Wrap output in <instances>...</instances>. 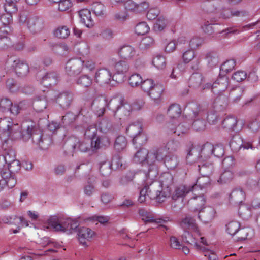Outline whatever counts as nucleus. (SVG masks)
<instances>
[{"label": "nucleus", "mask_w": 260, "mask_h": 260, "mask_svg": "<svg viewBox=\"0 0 260 260\" xmlns=\"http://www.w3.org/2000/svg\"><path fill=\"white\" fill-rule=\"evenodd\" d=\"M99 102L107 106L108 108L113 112V116L116 119L126 121L131 116L132 111V107L121 96H116L109 101L101 97L99 99Z\"/></svg>", "instance_id": "1"}, {"label": "nucleus", "mask_w": 260, "mask_h": 260, "mask_svg": "<svg viewBox=\"0 0 260 260\" xmlns=\"http://www.w3.org/2000/svg\"><path fill=\"white\" fill-rule=\"evenodd\" d=\"M0 128L13 139L22 138L27 140L31 136L34 126L32 124L24 122L20 127L18 124L14 123L10 118H4L0 120Z\"/></svg>", "instance_id": "2"}, {"label": "nucleus", "mask_w": 260, "mask_h": 260, "mask_svg": "<svg viewBox=\"0 0 260 260\" xmlns=\"http://www.w3.org/2000/svg\"><path fill=\"white\" fill-rule=\"evenodd\" d=\"M203 78L202 75L196 73L193 74L190 78V84L194 88H199L201 90L206 88L213 89L219 86V91L224 90L228 86V78L226 76H222L217 79L216 81L211 85L210 83L205 85L203 84Z\"/></svg>", "instance_id": "3"}, {"label": "nucleus", "mask_w": 260, "mask_h": 260, "mask_svg": "<svg viewBox=\"0 0 260 260\" xmlns=\"http://www.w3.org/2000/svg\"><path fill=\"white\" fill-rule=\"evenodd\" d=\"M141 88L151 98L155 104L158 105L160 103L164 91V88L161 85L155 84L152 79H146L142 81Z\"/></svg>", "instance_id": "4"}, {"label": "nucleus", "mask_w": 260, "mask_h": 260, "mask_svg": "<svg viewBox=\"0 0 260 260\" xmlns=\"http://www.w3.org/2000/svg\"><path fill=\"white\" fill-rule=\"evenodd\" d=\"M84 67L92 71L94 69L95 64L91 60H85L81 58L74 59L67 62L66 71L70 76H74L79 74Z\"/></svg>", "instance_id": "5"}, {"label": "nucleus", "mask_w": 260, "mask_h": 260, "mask_svg": "<svg viewBox=\"0 0 260 260\" xmlns=\"http://www.w3.org/2000/svg\"><path fill=\"white\" fill-rule=\"evenodd\" d=\"M142 124L137 121L130 123L126 128V134L133 138L134 144L140 145L144 144L147 140L146 135L142 132Z\"/></svg>", "instance_id": "6"}, {"label": "nucleus", "mask_w": 260, "mask_h": 260, "mask_svg": "<svg viewBox=\"0 0 260 260\" xmlns=\"http://www.w3.org/2000/svg\"><path fill=\"white\" fill-rule=\"evenodd\" d=\"M129 70L128 64L124 61L116 62L113 66L112 79L115 83H120L124 81L125 74Z\"/></svg>", "instance_id": "7"}, {"label": "nucleus", "mask_w": 260, "mask_h": 260, "mask_svg": "<svg viewBox=\"0 0 260 260\" xmlns=\"http://www.w3.org/2000/svg\"><path fill=\"white\" fill-rule=\"evenodd\" d=\"M157 157L154 153L149 154L148 151L144 148L138 151L134 155L133 160L136 163L143 165H152L156 160Z\"/></svg>", "instance_id": "8"}, {"label": "nucleus", "mask_w": 260, "mask_h": 260, "mask_svg": "<svg viewBox=\"0 0 260 260\" xmlns=\"http://www.w3.org/2000/svg\"><path fill=\"white\" fill-rule=\"evenodd\" d=\"M161 194V191L156 190L154 189L153 186H152L151 188H150L149 186H145L140 191L138 201L140 203L144 202L147 196L151 199H157L159 202L162 201L163 200L161 199L160 197Z\"/></svg>", "instance_id": "9"}, {"label": "nucleus", "mask_w": 260, "mask_h": 260, "mask_svg": "<svg viewBox=\"0 0 260 260\" xmlns=\"http://www.w3.org/2000/svg\"><path fill=\"white\" fill-rule=\"evenodd\" d=\"M161 194V191L156 190L154 189L153 186H152L151 188H150L149 186H145L140 191L138 201L140 203L144 202L147 196L151 199H157L159 202L162 201L163 200L161 199L160 197Z\"/></svg>", "instance_id": "10"}, {"label": "nucleus", "mask_w": 260, "mask_h": 260, "mask_svg": "<svg viewBox=\"0 0 260 260\" xmlns=\"http://www.w3.org/2000/svg\"><path fill=\"white\" fill-rule=\"evenodd\" d=\"M94 79L96 82L101 84L109 83L114 86L116 84L113 81L111 73L106 69L98 70L95 73Z\"/></svg>", "instance_id": "11"}, {"label": "nucleus", "mask_w": 260, "mask_h": 260, "mask_svg": "<svg viewBox=\"0 0 260 260\" xmlns=\"http://www.w3.org/2000/svg\"><path fill=\"white\" fill-rule=\"evenodd\" d=\"M198 185L197 184H196L194 186L179 185L175 188L172 196V198L174 200H177L179 198H183L191 191L193 192L196 195V192L198 191Z\"/></svg>", "instance_id": "12"}, {"label": "nucleus", "mask_w": 260, "mask_h": 260, "mask_svg": "<svg viewBox=\"0 0 260 260\" xmlns=\"http://www.w3.org/2000/svg\"><path fill=\"white\" fill-rule=\"evenodd\" d=\"M94 235V232L89 228L82 227L79 229L78 238L80 243L84 246H86V242L92 239Z\"/></svg>", "instance_id": "13"}, {"label": "nucleus", "mask_w": 260, "mask_h": 260, "mask_svg": "<svg viewBox=\"0 0 260 260\" xmlns=\"http://www.w3.org/2000/svg\"><path fill=\"white\" fill-rule=\"evenodd\" d=\"M2 179L0 180V192L6 188H13L16 184V179L13 177H10V174L2 172Z\"/></svg>", "instance_id": "14"}, {"label": "nucleus", "mask_w": 260, "mask_h": 260, "mask_svg": "<svg viewBox=\"0 0 260 260\" xmlns=\"http://www.w3.org/2000/svg\"><path fill=\"white\" fill-rule=\"evenodd\" d=\"M216 211L211 206L203 208L199 213V217L204 222L211 221L215 216Z\"/></svg>", "instance_id": "15"}, {"label": "nucleus", "mask_w": 260, "mask_h": 260, "mask_svg": "<svg viewBox=\"0 0 260 260\" xmlns=\"http://www.w3.org/2000/svg\"><path fill=\"white\" fill-rule=\"evenodd\" d=\"M139 213L140 218L145 222L161 224L166 221L165 220L160 218H156L152 213L148 212L143 209H140Z\"/></svg>", "instance_id": "16"}, {"label": "nucleus", "mask_w": 260, "mask_h": 260, "mask_svg": "<svg viewBox=\"0 0 260 260\" xmlns=\"http://www.w3.org/2000/svg\"><path fill=\"white\" fill-rule=\"evenodd\" d=\"M185 238L186 243L190 244H194L196 248L198 250L204 251L205 250L204 246L201 245V244H203V245H207L206 240L204 239V237H201L200 238V244H199L197 242L196 238L193 237L192 235L188 231H187L185 234Z\"/></svg>", "instance_id": "17"}, {"label": "nucleus", "mask_w": 260, "mask_h": 260, "mask_svg": "<svg viewBox=\"0 0 260 260\" xmlns=\"http://www.w3.org/2000/svg\"><path fill=\"white\" fill-rule=\"evenodd\" d=\"M220 7L219 3L216 0L205 1L201 4L203 11L207 13H217Z\"/></svg>", "instance_id": "18"}, {"label": "nucleus", "mask_w": 260, "mask_h": 260, "mask_svg": "<svg viewBox=\"0 0 260 260\" xmlns=\"http://www.w3.org/2000/svg\"><path fill=\"white\" fill-rule=\"evenodd\" d=\"M180 225L185 229L189 230L190 231L194 232L198 235H200V232L198 226L194 222V220L189 216H186L183 218L181 222Z\"/></svg>", "instance_id": "19"}, {"label": "nucleus", "mask_w": 260, "mask_h": 260, "mask_svg": "<svg viewBox=\"0 0 260 260\" xmlns=\"http://www.w3.org/2000/svg\"><path fill=\"white\" fill-rule=\"evenodd\" d=\"M43 21L39 17L34 16L29 17L27 21L29 29L33 33H37L42 29Z\"/></svg>", "instance_id": "20"}, {"label": "nucleus", "mask_w": 260, "mask_h": 260, "mask_svg": "<svg viewBox=\"0 0 260 260\" xmlns=\"http://www.w3.org/2000/svg\"><path fill=\"white\" fill-rule=\"evenodd\" d=\"M111 140L107 135L94 138L91 141V146L95 149H100L103 147H107L110 145Z\"/></svg>", "instance_id": "21"}, {"label": "nucleus", "mask_w": 260, "mask_h": 260, "mask_svg": "<svg viewBox=\"0 0 260 260\" xmlns=\"http://www.w3.org/2000/svg\"><path fill=\"white\" fill-rule=\"evenodd\" d=\"M63 221V218L56 215H53L49 217L47 220L48 226L53 229L55 231L61 232L64 229V227L61 225Z\"/></svg>", "instance_id": "22"}, {"label": "nucleus", "mask_w": 260, "mask_h": 260, "mask_svg": "<svg viewBox=\"0 0 260 260\" xmlns=\"http://www.w3.org/2000/svg\"><path fill=\"white\" fill-rule=\"evenodd\" d=\"M13 61L12 66L15 69L17 74L20 76H24L28 74L29 67L27 63L19 59L14 60Z\"/></svg>", "instance_id": "23"}, {"label": "nucleus", "mask_w": 260, "mask_h": 260, "mask_svg": "<svg viewBox=\"0 0 260 260\" xmlns=\"http://www.w3.org/2000/svg\"><path fill=\"white\" fill-rule=\"evenodd\" d=\"M20 168L21 165L20 161L18 160L7 165H5V166L2 167L0 169H1V172H5L6 173H10V177H14L15 174L18 172Z\"/></svg>", "instance_id": "24"}, {"label": "nucleus", "mask_w": 260, "mask_h": 260, "mask_svg": "<svg viewBox=\"0 0 260 260\" xmlns=\"http://www.w3.org/2000/svg\"><path fill=\"white\" fill-rule=\"evenodd\" d=\"M80 21L86 27L90 28L94 25V22L91 16L90 11L88 9H82L79 11Z\"/></svg>", "instance_id": "25"}, {"label": "nucleus", "mask_w": 260, "mask_h": 260, "mask_svg": "<svg viewBox=\"0 0 260 260\" xmlns=\"http://www.w3.org/2000/svg\"><path fill=\"white\" fill-rule=\"evenodd\" d=\"M57 76L54 72L46 73L42 78V84L46 87L56 84L57 82Z\"/></svg>", "instance_id": "26"}, {"label": "nucleus", "mask_w": 260, "mask_h": 260, "mask_svg": "<svg viewBox=\"0 0 260 260\" xmlns=\"http://www.w3.org/2000/svg\"><path fill=\"white\" fill-rule=\"evenodd\" d=\"M64 227V229L61 230V232L67 233V234H71L74 232L78 227L77 223L70 218H63L62 224Z\"/></svg>", "instance_id": "27"}, {"label": "nucleus", "mask_w": 260, "mask_h": 260, "mask_svg": "<svg viewBox=\"0 0 260 260\" xmlns=\"http://www.w3.org/2000/svg\"><path fill=\"white\" fill-rule=\"evenodd\" d=\"M70 143H73L72 148L74 150H79L81 152H86L89 149L88 143L84 141H80L77 138H73L69 140Z\"/></svg>", "instance_id": "28"}, {"label": "nucleus", "mask_w": 260, "mask_h": 260, "mask_svg": "<svg viewBox=\"0 0 260 260\" xmlns=\"http://www.w3.org/2000/svg\"><path fill=\"white\" fill-rule=\"evenodd\" d=\"M181 113L180 107L177 104H173L170 106L167 111L169 117L172 120H175V124H177V119L180 117Z\"/></svg>", "instance_id": "29"}, {"label": "nucleus", "mask_w": 260, "mask_h": 260, "mask_svg": "<svg viewBox=\"0 0 260 260\" xmlns=\"http://www.w3.org/2000/svg\"><path fill=\"white\" fill-rule=\"evenodd\" d=\"M15 153L13 150L9 151L5 155L0 156V168L14 161H17Z\"/></svg>", "instance_id": "30"}, {"label": "nucleus", "mask_w": 260, "mask_h": 260, "mask_svg": "<svg viewBox=\"0 0 260 260\" xmlns=\"http://www.w3.org/2000/svg\"><path fill=\"white\" fill-rule=\"evenodd\" d=\"M234 178V173L232 171L230 170H225L217 179V182L220 184H226L231 182Z\"/></svg>", "instance_id": "31"}, {"label": "nucleus", "mask_w": 260, "mask_h": 260, "mask_svg": "<svg viewBox=\"0 0 260 260\" xmlns=\"http://www.w3.org/2000/svg\"><path fill=\"white\" fill-rule=\"evenodd\" d=\"M190 203L194 206V209L200 211L204 205L206 200L202 195L196 196L190 200Z\"/></svg>", "instance_id": "32"}, {"label": "nucleus", "mask_w": 260, "mask_h": 260, "mask_svg": "<svg viewBox=\"0 0 260 260\" xmlns=\"http://www.w3.org/2000/svg\"><path fill=\"white\" fill-rule=\"evenodd\" d=\"M109 220V217L107 216L93 215L85 219L86 222H89L98 224L100 223L101 224H105Z\"/></svg>", "instance_id": "33"}, {"label": "nucleus", "mask_w": 260, "mask_h": 260, "mask_svg": "<svg viewBox=\"0 0 260 260\" xmlns=\"http://www.w3.org/2000/svg\"><path fill=\"white\" fill-rule=\"evenodd\" d=\"M242 140L238 135L233 137L230 143V147L235 152L240 150L242 148Z\"/></svg>", "instance_id": "34"}, {"label": "nucleus", "mask_w": 260, "mask_h": 260, "mask_svg": "<svg viewBox=\"0 0 260 260\" xmlns=\"http://www.w3.org/2000/svg\"><path fill=\"white\" fill-rule=\"evenodd\" d=\"M70 34V30L66 26H62L55 30L54 35L55 37L61 39H66Z\"/></svg>", "instance_id": "35"}, {"label": "nucleus", "mask_w": 260, "mask_h": 260, "mask_svg": "<svg viewBox=\"0 0 260 260\" xmlns=\"http://www.w3.org/2000/svg\"><path fill=\"white\" fill-rule=\"evenodd\" d=\"M240 229V224L236 221H232L226 225L227 233L231 236L235 235Z\"/></svg>", "instance_id": "36"}, {"label": "nucleus", "mask_w": 260, "mask_h": 260, "mask_svg": "<svg viewBox=\"0 0 260 260\" xmlns=\"http://www.w3.org/2000/svg\"><path fill=\"white\" fill-rule=\"evenodd\" d=\"M149 27L146 22H142L136 25L135 31L138 35H144L149 31Z\"/></svg>", "instance_id": "37"}, {"label": "nucleus", "mask_w": 260, "mask_h": 260, "mask_svg": "<svg viewBox=\"0 0 260 260\" xmlns=\"http://www.w3.org/2000/svg\"><path fill=\"white\" fill-rule=\"evenodd\" d=\"M235 61L233 59L227 60L222 63L220 70L223 73H228L233 70L235 66Z\"/></svg>", "instance_id": "38"}, {"label": "nucleus", "mask_w": 260, "mask_h": 260, "mask_svg": "<svg viewBox=\"0 0 260 260\" xmlns=\"http://www.w3.org/2000/svg\"><path fill=\"white\" fill-rule=\"evenodd\" d=\"M244 193L242 190L236 189L232 192L230 194V198L235 203H239L242 201V200L244 198Z\"/></svg>", "instance_id": "39"}, {"label": "nucleus", "mask_w": 260, "mask_h": 260, "mask_svg": "<svg viewBox=\"0 0 260 260\" xmlns=\"http://www.w3.org/2000/svg\"><path fill=\"white\" fill-rule=\"evenodd\" d=\"M126 145L127 141L125 137L123 136H119L116 139L115 148L118 151H121L126 147Z\"/></svg>", "instance_id": "40"}, {"label": "nucleus", "mask_w": 260, "mask_h": 260, "mask_svg": "<svg viewBox=\"0 0 260 260\" xmlns=\"http://www.w3.org/2000/svg\"><path fill=\"white\" fill-rule=\"evenodd\" d=\"M237 123L236 118L234 117H228L222 121V125L225 128L233 129L234 128Z\"/></svg>", "instance_id": "41"}, {"label": "nucleus", "mask_w": 260, "mask_h": 260, "mask_svg": "<svg viewBox=\"0 0 260 260\" xmlns=\"http://www.w3.org/2000/svg\"><path fill=\"white\" fill-rule=\"evenodd\" d=\"M164 163L169 169H173L177 165V159L175 156H168L165 158Z\"/></svg>", "instance_id": "42"}, {"label": "nucleus", "mask_w": 260, "mask_h": 260, "mask_svg": "<svg viewBox=\"0 0 260 260\" xmlns=\"http://www.w3.org/2000/svg\"><path fill=\"white\" fill-rule=\"evenodd\" d=\"M153 64L157 69L162 70L166 67L165 59L161 55H156L153 60Z\"/></svg>", "instance_id": "43"}, {"label": "nucleus", "mask_w": 260, "mask_h": 260, "mask_svg": "<svg viewBox=\"0 0 260 260\" xmlns=\"http://www.w3.org/2000/svg\"><path fill=\"white\" fill-rule=\"evenodd\" d=\"M167 24V20L162 16L159 17L154 25L155 30L161 31L164 29Z\"/></svg>", "instance_id": "44"}, {"label": "nucleus", "mask_w": 260, "mask_h": 260, "mask_svg": "<svg viewBox=\"0 0 260 260\" xmlns=\"http://www.w3.org/2000/svg\"><path fill=\"white\" fill-rule=\"evenodd\" d=\"M168 128L173 133L177 134V135L179 136L182 134H183L186 132V128L184 127L182 124H180L177 125L176 128L173 127V124L169 122L168 124Z\"/></svg>", "instance_id": "45"}, {"label": "nucleus", "mask_w": 260, "mask_h": 260, "mask_svg": "<svg viewBox=\"0 0 260 260\" xmlns=\"http://www.w3.org/2000/svg\"><path fill=\"white\" fill-rule=\"evenodd\" d=\"M140 45L146 49L155 47L154 40L150 36H147L143 38L140 43Z\"/></svg>", "instance_id": "46"}, {"label": "nucleus", "mask_w": 260, "mask_h": 260, "mask_svg": "<svg viewBox=\"0 0 260 260\" xmlns=\"http://www.w3.org/2000/svg\"><path fill=\"white\" fill-rule=\"evenodd\" d=\"M142 79L141 76L138 74H135L132 75L129 78V83L131 86L137 87L142 83Z\"/></svg>", "instance_id": "47"}, {"label": "nucleus", "mask_w": 260, "mask_h": 260, "mask_svg": "<svg viewBox=\"0 0 260 260\" xmlns=\"http://www.w3.org/2000/svg\"><path fill=\"white\" fill-rule=\"evenodd\" d=\"M77 84L83 87H89L92 84V79L87 75H83L78 78Z\"/></svg>", "instance_id": "48"}, {"label": "nucleus", "mask_w": 260, "mask_h": 260, "mask_svg": "<svg viewBox=\"0 0 260 260\" xmlns=\"http://www.w3.org/2000/svg\"><path fill=\"white\" fill-rule=\"evenodd\" d=\"M239 238L241 240L251 238L254 235V231L251 228L242 229L240 232Z\"/></svg>", "instance_id": "49"}, {"label": "nucleus", "mask_w": 260, "mask_h": 260, "mask_svg": "<svg viewBox=\"0 0 260 260\" xmlns=\"http://www.w3.org/2000/svg\"><path fill=\"white\" fill-rule=\"evenodd\" d=\"M211 23H209V21H207L205 24L202 26V28L205 33L208 35H212L214 32V28L212 26V24H214V22L216 21L215 19L212 18L211 19Z\"/></svg>", "instance_id": "50"}, {"label": "nucleus", "mask_w": 260, "mask_h": 260, "mask_svg": "<svg viewBox=\"0 0 260 260\" xmlns=\"http://www.w3.org/2000/svg\"><path fill=\"white\" fill-rule=\"evenodd\" d=\"M92 11L96 16L103 15L105 11V6L100 2H95L93 5Z\"/></svg>", "instance_id": "51"}, {"label": "nucleus", "mask_w": 260, "mask_h": 260, "mask_svg": "<svg viewBox=\"0 0 260 260\" xmlns=\"http://www.w3.org/2000/svg\"><path fill=\"white\" fill-rule=\"evenodd\" d=\"M204 40L202 38L200 37L193 38L189 42L190 49H196L201 47L204 43Z\"/></svg>", "instance_id": "52"}, {"label": "nucleus", "mask_w": 260, "mask_h": 260, "mask_svg": "<svg viewBox=\"0 0 260 260\" xmlns=\"http://www.w3.org/2000/svg\"><path fill=\"white\" fill-rule=\"evenodd\" d=\"M0 21L4 26L8 25L12 21V14L8 12L0 15Z\"/></svg>", "instance_id": "53"}, {"label": "nucleus", "mask_w": 260, "mask_h": 260, "mask_svg": "<svg viewBox=\"0 0 260 260\" xmlns=\"http://www.w3.org/2000/svg\"><path fill=\"white\" fill-rule=\"evenodd\" d=\"M12 106V102L7 98L2 99L0 101V109L2 111H8Z\"/></svg>", "instance_id": "54"}, {"label": "nucleus", "mask_w": 260, "mask_h": 260, "mask_svg": "<svg viewBox=\"0 0 260 260\" xmlns=\"http://www.w3.org/2000/svg\"><path fill=\"white\" fill-rule=\"evenodd\" d=\"M149 8V4L146 2H143L139 4H136L135 13H141L145 12Z\"/></svg>", "instance_id": "55"}, {"label": "nucleus", "mask_w": 260, "mask_h": 260, "mask_svg": "<svg viewBox=\"0 0 260 260\" xmlns=\"http://www.w3.org/2000/svg\"><path fill=\"white\" fill-rule=\"evenodd\" d=\"M58 3V10L60 11H65L68 10L72 5L70 0H61Z\"/></svg>", "instance_id": "56"}, {"label": "nucleus", "mask_w": 260, "mask_h": 260, "mask_svg": "<svg viewBox=\"0 0 260 260\" xmlns=\"http://www.w3.org/2000/svg\"><path fill=\"white\" fill-rule=\"evenodd\" d=\"M249 15V12L244 9H233V17L245 18Z\"/></svg>", "instance_id": "57"}, {"label": "nucleus", "mask_w": 260, "mask_h": 260, "mask_svg": "<svg viewBox=\"0 0 260 260\" xmlns=\"http://www.w3.org/2000/svg\"><path fill=\"white\" fill-rule=\"evenodd\" d=\"M111 127V123L106 120L102 121L99 124V130L103 133H107L109 132Z\"/></svg>", "instance_id": "58"}, {"label": "nucleus", "mask_w": 260, "mask_h": 260, "mask_svg": "<svg viewBox=\"0 0 260 260\" xmlns=\"http://www.w3.org/2000/svg\"><path fill=\"white\" fill-rule=\"evenodd\" d=\"M246 77V73L242 71H238L235 72L233 75V79L237 82H241L245 79Z\"/></svg>", "instance_id": "59"}, {"label": "nucleus", "mask_w": 260, "mask_h": 260, "mask_svg": "<svg viewBox=\"0 0 260 260\" xmlns=\"http://www.w3.org/2000/svg\"><path fill=\"white\" fill-rule=\"evenodd\" d=\"M97 129L96 128L93 126H89L85 131V135L90 138L91 139V141L94 138H97L98 136H96Z\"/></svg>", "instance_id": "60"}, {"label": "nucleus", "mask_w": 260, "mask_h": 260, "mask_svg": "<svg viewBox=\"0 0 260 260\" xmlns=\"http://www.w3.org/2000/svg\"><path fill=\"white\" fill-rule=\"evenodd\" d=\"M194 56L193 50H186L183 54V59L185 62L191 61L194 58Z\"/></svg>", "instance_id": "61"}, {"label": "nucleus", "mask_w": 260, "mask_h": 260, "mask_svg": "<svg viewBox=\"0 0 260 260\" xmlns=\"http://www.w3.org/2000/svg\"><path fill=\"white\" fill-rule=\"evenodd\" d=\"M5 9L6 12H8L12 14L17 11L16 3L11 2V3H6L5 5Z\"/></svg>", "instance_id": "62"}, {"label": "nucleus", "mask_w": 260, "mask_h": 260, "mask_svg": "<svg viewBox=\"0 0 260 260\" xmlns=\"http://www.w3.org/2000/svg\"><path fill=\"white\" fill-rule=\"evenodd\" d=\"M11 46V41L8 37L0 38V49H7Z\"/></svg>", "instance_id": "63"}, {"label": "nucleus", "mask_w": 260, "mask_h": 260, "mask_svg": "<svg viewBox=\"0 0 260 260\" xmlns=\"http://www.w3.org/2000/svg\"><path fill=\"white\" fill-rule=\"evenodd\" d=\"M212 153L215 156L219 157L223 155L224 153V149L222 146L216 145L211 149Z\"/></svg>", "instance_id": "64"}]
</instances>
